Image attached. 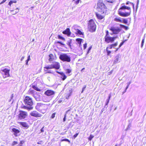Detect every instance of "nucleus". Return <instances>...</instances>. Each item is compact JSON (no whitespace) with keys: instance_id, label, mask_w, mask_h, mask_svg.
<instances>
[{"instance_id":"1","label":"nucleus","mask_w":146,"mask_h":146,"mask_svg":"<svg viewBox=\"0 0 146 146\" xmlns=\"http://www.w3.org/2000/svg\"><path fill=\"white\" fill-rule=\"evenodd\" d=\"M131 13V8L125 5L124 3L121 4V7L118 11V15L123 17H128L130 15Z\"/></svg>"},{"instance_id":"2","label":"nucleus","mask_w":146,"mask_h":146,"mask_svg":"<svg viewBox=\"0 0 146 146\" xmlns=\"http://www.w3.org/2000/svg\"><path fill=\"white\" fill-rule=\"evenodd\" d=\"M50 104H43L41 103H38L36 107V109L40 112L42 113H44L46 110L48 109Z\"/></svg>"},{"instance_id":"3","label":"nucleus","mask_w":146,"mask_h":146,"mask_svg":"<svg viewBox=\"0 0 146 146\" xmlns=\"http://www.w3.org/2000/svg\"><path fill=\"white\" fill-rule=\"evenodd\" d=\"M97 9L102 14H105L106 13L107 8L105 5L101 1H99L97 5Z\"/></svg>"},{"instance_id":"4","label":"nucleus","mask_w":146,"mask_h":146,"mask_svg":"<svg viewBox=\"0 0 146 146\" xmlns=\"http://www.w3.org/2000/svg\"><path fill=\"white\" fill-rule=\"evenodd\" d=\"M24 102L26 105V107L29 110L33 109V102L31 98L29 96H26L24 99Z\"/></svg>"},{"instance_id":"5","label":"nucleus","mask_w":146,"mask_h":146,"mask_svg":"<svg viewBox=\"0 0 146 146\" xmlns=\"http://www.w3.org/2000/svg\"><path fill=\"white\" fill-rule=\"evenodd\" d=\"M88 27L90 31L91 32H94L95 31L96 25L93 20L91 19L88 21Z\"/></svg>"},{"instance_id":"6","label":"nucleus","mask_w":146,"mask_h":146,"mask_svg":"<svg viewBox=\"0 0 146 146\" xmlns=\"http://www.w3.org/2000/svg\"><path fill=\"white\" fill-rule=\"evenodd\" d=\"M59 58L61 60L69 62L71 61V57L70 55H68L66 54H61L59 57Z\"/></svg>"},{"instance_id":"7","label":"nucleus","mask_w":146,"mask_h":146,"mask_svg":"<svg viewBox=\"0 0 146 146\" xmlns=\"http://www.w3.org/2000/svg\"><path fill=\"white\" fill-rule=\"evenodd\" d=\"M9 70L7 69L6 68L2 69L1 70L0 72L3 75L4 78H5L9 76Z\"/></svg>"},{"instance_id":"8","label":"nucleus","mask_w":146,"mask_h":146,"mask_svg":"<svg viewBox=\"0 0 146 146\" xmlns=\"http://www.w3.org/2000/svg\"><path fill=\"white\" fill-rule=\"evenodd\" d=\"M115 37H111L110 36H105V41L107 43H112L115 39Z\"/></svg>"},{"instance_id":"9","label":"nucleus","mask_w":146,"mask_h":146,"mask_svg":"<svg viewBox=\"0 0 146 146\" xmlns=\"http://www.w3.org/2000/svg\"><path fill=\"white\" fill-rule=\"evenodd\" d=\"M27 116V113L24 111H20L18 115V117L21 119L25 118Z\"/></svg>"},{"instance_id":"10","label":"nucleus","mask_w":146,"mask_h":146,"mask_svg":"<svg viewBox=\"0 0 146 146\" xmlns=\"http://www.w3.org/2000/svg\"><path fill=\"white\" fill-rule=\"evenodd\" d=\"M54 92L53 91L49 90H47L44 93L45 95L51 97L52 98L54 96Z\"/></svg>"},{"instance_id":"11","label":"nucleus","mask_w":146,"mask_h":146,"mask_svg":"<svg viewBox=\"0 0 146 146\" xmlns=\"http://www.w3.org/2000/svg\"><path fill=\"white\" fill-rule=\"evenodd\" d=\"M113 33L115 34L118 33L121 31V29L118 27H111L110 29Z\"/></svg>"},{"instance_id":"12","label":"nucleus","mask_w":146,"mask_h":146,"mask_svg":"<svg viewBox=\"0 0 146 146\" xmlns=\"http://www.w3.org/2000/svg\"><path fill=\"white\" fill-rule=\"evenodd\" d=\"M121 60V55L119 54H118L114 58L113 64H115L119 62Z\"/></svg>"},{"instance_id":"13","label":"nucleus","mask_w":146,"mask_h":146,"mask_svg":"<svg viewBox=\"0 0 146 146\" xmlns=\"http://www.w3.org/2000/svg\"><path fill=\"white\" fill-rule=\"evenodd\" d=\"M51 97H50L47 95L43 96L42 98V101L45 102H49L52 99Z\"/></svg>"},{"instance_id":"14","label":"nucleus","mask_w":146,"mask_h":146,"mask_svg":"<svg viewBox=\"0 0 146 146\" xmlns=\"http://www.w3.org/2000/svg\"><path fill=\"white\" fill-rule=\"evenodd\" d=\"M30 115L32 116L36 117H41L42 116V115L41 114L39 113L36 111H32Z\"/></svg>"},{"instance_id":"15","label":"nucleus","mask_w":146,"mask_h":146,"mask_svg":"<svg viewBox=\"0 0 146 146\" xmlns=\"http://www.w3.org/2000/svg\"><path fill=\"white\" fill-rule=\"evenodd\" d=\"M73 31L77 35H83V33L80 30L78 29H74V27L72 29Z\"/></svg>"},{"instance_id":"16","label":"nucleus","mask_w":146,"mask_h":146,"mask_svg":"<svg viewBox=\"0 0 146 146\" xmlns=\"http://www.w3.org/2000/svg\"><path fill=\"white\" fill-rule=\"evenodd\" d=\"M52 64L53 68L58 69L60 68V65L59 63L56 62Z\"/></svg>"},{"instance_id":"17","label":"nucleus","mask_w":146,"mask_h":146,"mask_svg":"<svg viewBox=\"0 0 146 146\" xmlns=\"http://www.w3.org/2000/svg\"><path fill=\"white\" fill-rule=\"evenodd\" d=\"M62 33L64 34L67 35L68 36L70 35L71 32L69 28H67L66 30L64 31Z\"/></svg>"},{"instance_id":"18","label":"nucleus","mask_w":146,"mask_h":146,"mask_svg":"<svg viewBox=\"0 0 146 146\" xmlns=\"http://www.w3.org/2000/svg\"><path fill=\"white\" fill-rule=\"evenodd\" d=\"M96 15L97 18L100 20L103 19L104 17V15H101V14L97 13H96Z\"/></svg>"},{"instance_id":"19","label":"nucleus","mask_w":146,"mask_h":146,"mask_svg":"<svg viewBox=\"0 0 146 146\" xmlns=\"http://www.w3.org/2000/svg\"><path fill=\"white\" fill-rule=\"evenodd\" d=\"M20 124L23 127L25 128H27L29 127V125H28L27 123L26 122H20Z\"/></svg>"},{"instance_id":"20","label":"nucleus","mask_w":146,"mask_h":146,"mask_svg":"<svg viewBox=\"0 0 146 146\" xmlns=\"http://www.w3.org/2000/svg\"><path fill=\"white\" fill-rule=\"evenodd\" d=\"M12 131L14 133V134L15 136H17V134L20 132V131L15 128H13L12 129Z\"/></svg>"},{"instance_id":"21","label":"nucleus","mask_w":146,"mask_h":146,"mask_svg":"<svg viewBox=\"0 0 146 146\" xmlns=\"http://www.w3.org/2000/svg\"><path fill=\"white\" fill-rule=\"evenodd\" d=\"M114 21L116 22L120 23H122V20H121V18L118 17L115 18L114 19Z\"/></svg>"},{"instance_id":"22","label":"nucleus","mask_w":146,"mask_h":146,"mask_svg":"<svg viewBox=\"0 0 146 146\" xmlns=\"http://www.w3.org/2000/svg\"><path fill=\"white\" fill-rule=\"evenodd\" d=\"M19 11V9L17 8L14 10H11V11L12 12V14L13 15H15L18 13Z\"/></svg>"},{"instance_id":"23","label":"nucleus","mask_w":146,"mask_h":146,"mask_svg":"<svg viewBox=\"0 0 146 146\" xmlns=\"http://www.w3.org/2000/svg\"><path fill=\"white\" fill-rule=\"evenodd\" d=\"M83 40L81 38H78L76 39V41L78 43L80 44V46L82 42V41Z\"/></svg>"},{"instance_id":"24","label":"nucleus","mask_w":146,"mask_h":146,"mask_svg":"<svg viewBox=\"0 0 146 146\" xmlns=\"http://www.w3.org/2000/svg\"><path fill=\"white\" fill-rule=\"evenodd\" d=\"M34 96L37 101H39L40 100L39 95L35 94L34 95Z\"/></svg>"},{"instance_id":"25","label":"nucleus","mask_w":146,"mask_h":146,"mask_svg":"<svg viewBox=\"0 0 146 146\" xmlns=\"http://www.w3.org/2000/svg\"><path fill=\"white\" fill-rule=\"evenodd\" d=\"M44 68L47 69H50L53 68L52 64L48 65L44 67Z\"/></svg>"},{"instance_id":"26","label":"nucleus","mask_w":146,"mask_h":146,"mask_svg":"<svg viewBox=\"0 0 146 146\" xmlns=\"http://www.w3.org/2000/svg\"><path fill=\"white\" fill-rule=\"evenodd\" d=\"M61 75V78H62V79L63 80H65L66 78V76L63 73H62V74Z\"/></svg>"},{"instance_id":"27","label":"nucleus","mask_w":146,"mask_h":146,"mask_svg":"<svg viewBox=\"0 0 146 146\" xmlns=\"http://www.w3.org/2000/svg\"><path fill=\"white\" fill-rule=\"evenodd\" d=\"M70 110H68L66 112V113L64 115V117L63 119V122H64L65 121H66V115L67 113H68V112H69V111H70Z\"/></svg>"},{"instance_id":"28","label":"nucleus","mask_w":146,"mask_h":146,"mask_svg":"<svg viewBox=\"0 0 146 146\" xmlns=\"http://www.w3.org/2000/svg\"><path fill=\"white\" fill-rule=\"evenodd\" d=\"M32 88L35 90H36L37 91H40V90L38 88L37 86H36L35 85H33L32 86Z\"/></svg>"},{"instance_id":"29","label":"nucleus","mask_w":146,"mask_h":146,"mask_svg":"<svg viewBox=\"0 0 146 146\" xmlns=\"http://www.w3.org/2000/svg\"><path fill=\"white\" fill-rule=\"evenodd\" d=\"M119 25L121 27L125 29L126 30H127L128 29V28L127 27L125 26L124 25L121 24H120Z\"/></svg>"},{"instance_id":"30","label":"nucleus","mask_w":146,"mask_h":146,"mask_svg":"<svg viewBox=\"0 0 146 146\" xmlns=\"http://www.w3.org/2000/svg\"><path fill=\"white\" fill-rule=\"evenodd\" d=\"M58 37L59 39L62 40L64 41L65 40V38L62 36H61L60 35H58Z\"/></svg>"},{"instance_id":"31","label":"nucleus","mask_w":146,"mask_h":146,"mask_svg":"<svg viewBox=\"0 0 146 146\" xmlns=\"http://www.w3.org/2000/svg\"><path fill=\"white\" fill-rule=\"evenodd\" d=\"M49 60L50 61H52V60L53 59V55L52 54H50L49 55Z\"/></svg>"},{"instance_id":"32","label":"nucleus","mask_w":146,"mask_h":146,"mask_svg":"<svg viewBox=\"0 0 146 146\" xmlns=\"http://www.w3.org/2000/svg\"><path fill=\"white\" fill-rule=\"evenodd\" d=\"M71 40H69L68 41L67 44L68 45L69 47L71 48H71Z\"/></svg>"},{"instance_id":"33","label":"nucleus","mask_w":146,"mask_h":146,"mask_svg":"<svg viewBox=\"0 0 146 146\" xmlns=\"http://www.w3.org/2000/svg\"><path fill=\"white\" fill-rule=\"evenodd\" d=\"M106 1L108 2L111 3H113L116 0H105Z\"/></svg>"},{"instance_id":"34","label":"nucleus","mask_w":146,"mask_h":146,"mask_svg":"<svg viewBox=\"0 0 146 146\" xmlns=\"http://www.w3.org/2000/svg\"><path fill=\"white\" fill-rule=\"evenodd\" d=\"M17 2V1H10L9 3V5L10 6H11V5L13 3H16Z\"/></svg>"},{"instance_id":"35","label":"nucleus","mask_w":146,"mask_h":146,"mask_svg":"<svg viewBox=\"0 0 146 146\" xmlns=\"http://www.w3.org/2000/svg\"><path fill=\"white\" fill-rule=\"evenodd\" d=\"M72 1H75V3L76 5L78 4L80 2V3L82 2L80 0H77L76 1H75V0H73Z\"/></svg>"},{"instance_id":"36","label":"nucleus","mask_w":146,"mask_h":146,"mask_svg":"<svg viewBox=\"0 0 146 146\" xmlns=\"http://www.w3.org/2000/svg\"><path fill=\"white\" fill-rule=\"evenodd\" d=\"M66 71V73L69 74L71 72L72 70L70 69H67Z\"/></svg>"},{"instance_id":"37","label":"nucleus","mask_w":146,"mask_h":146,"mask_svg":"<svg viewBox=\"0 0 146 146\" xmlns=\"http://www.w3.org/2000/svg\"><path fill=\"white\" fill-rule=\"evenodd\" d=\"M144 40H145V38H144L142 40V41H141V48H142L143 47V46L144 45Z\"/></svg>"},{"instance_id":"38","label":"nucleus","mask_w":146,"mask_h":146,"mask_svg":"<svg viewBox=\"0 0 146 146\" xmlns=\"http://www.w3.org/2000/svg\"><path fill=\"white\" fill-rule=\"evenodd\" d=\"M128 21L127 19H123V21H122V22H123L125 24H127L128 23Z\"/></svg>"},{"instance_id":"39","label":"nucleus","mask_w":146,"mask_h":146,"mask_svg":"<svg viewBox=\"0 0 146 146\" xmlns=\"http://www.w3.org/2000/svg\"><path fill=\"white\" fill-rule=\"evenodd\" d=\"M94 137V136L92 135L91 134L89 137L88 138V140L90 141H91L92 139Z\"/></svg>"},{"instance_id":"40","label":"nucleus","mask_w":146,"mask_h":146,"mask_svg":"<svg viewBox=\"0 0 146 146\" xmlns=\"http://www.w3.org/2000/svg\"><path fill=\"white\" fill-rule=\"evenodd\" d=\"M131 83V81H130L129 82H128L127 83V86L126 87V90H127V88H128L129 86V85Z\"/></svg>"},{"instance_id":"41","label":"nucleus","mask_w":146,"mask_h":146,"mask_svg":"<svg viewBox=\"0 0 146 146\" xmlns=\"http://www.w3.org/2000/svg\"><path fill=\"white\" fill-rule=\"evenodd\" d=\"M131 124L130 123H129L128 124V125L127 126V127L126 128V130H128L131 127Z\"/></svg>"},{"instance_id":"42","label":"nucleus","mask_w":146,"mask_h":146,"mask_svg":"<svg viewBox=\"0 0 146 146\" xmlns=\"http://www.w3.org/2000/svg\"><path fill=\"white\" fill-rule=\"evenodd\" d=\"M62 141H66L68 142L69 143H70V141L67 139H64L62 140Z\"/></svg>"},{"instance_id":"43","label":"nucleus","mask_w":146,"mask_h":146,"mask_svg":"<svg viewBox=\"0 0 146 146\" xmlns=\"http://www.w3.org/2000/svg\"><path fill=\"white\" fill-rule=\"evenodd\" d=\"M47 72L48 73L54 74V72L52 70H49V69L48 70V71Z\"/></svg>"},{"instance_id":"44","label":"nucleus","mask_w":146,"mask_h":146,"mask_svg":"<svg viewBox=\"0 0 146 146\" xmlns=\"http://www.w3.org/2000/svg\"><path fill=\"white\" fill-rule=\"evenodd\" d=\"M113 46L112 44L110 45L109 46L107 47L106 49L108 50V49H111L112 48Z\"/></svg>"},{"instance_id":"45","label":"nucleus","mask_w":146,"mask_h":146,"mask_svg":"<svg viewBox=\"0 0 146 146\" xmlns=\"http://www.w3.org/2000/svg\"><path fill=\"white\" fill-rule=\"evenodd\" d=\"M24 143V141H21L20 143L17 145V146H22V144Z\"/></svg>"},{"instance_id":"46","label":"nucleus","mask_w":146,"mask_h":146,"mask_svg":"<svg viewBox=\"0 0 146 146\" xmlns=\"http://www.w3.org/2000/svg\"><path fill=\"white\" fill-rule=\"evenodd\" d=\"M106 51L107 53V55L109 56L110 55V54L111 53V51L110 50H108L107 49H106Z\"/></svg>"},{"instance_id":"47","label":"nucleus","mask_w":146,"mask_h":146,"mask_svg":"<svg viewBox=\"0 0 146 146\" xmlns=\"http://www.w3.org/2000/svg\"><path fill=\"white\" fill-rule=\"evenodd\" d=\"M86 87V85H85L84 86V87L82 88V91L81 92L82 93L85 90Z\"/></svg>"},{"instance_id":"48","label":"nucleus","mask_w":146,"mask_h":146,"mask_svg":"<svg viewBox=\"0 0 146 146\" xmlns=\"http://www.w3.org/2000/svg\"><path fill=\"white\" fill-rule=\"evenodd\" d=\"M37 143L38 144H42L43 143V142L42 141H38Z\"/></svg>"},{"instance_id":"49","label":"nucleus","mask_w":146,"mask_h":146,"mask_svg":"<svg viewBox=\"0 0 146 146\" xmlns=\"http://www.w3.org/2000/svg\"><path fill=\"white\" fill-rule=\"evenodd\" d=\"M55 114H56V113H52L51 116V118L52 119L54 118L55 116Z\"/></svg>"},{"instance_id":"50","label":"nucleus","mask_w":146,"mask_h":146,"mask_svg":"<svg viewBox=\"0 0 146 146\" xmlns=\"http://www.w3.org/2000/svg\"><path fill=\"white\" fill-rule=\"evenodd\" d=\"M57 43L60 44L61 45H64V44L62 43L61 42V41H57L56 42Z\"/></svg>"},{"instance_id":"51","label":"nucleus","mask_w":146,"mask_h":146,"mask_svg":"<svg viewBox=\"0 0 146 146\" xmlns=\"http://www.w3.org/2000/svg\"><path fill=\"white\" fill-rule=\"evenodd\" d=\"M112 44L113 47L116 46L117 45V42H116L115 43L113 44Z\"/></svg>"},{"instance_id":"52","label":"nucleus","mask_w":146,"mask_h":146,"mask_svg":"<svg viewBox=\"0 0 146 146\" xmlns=\"http://www.w3.org/2000/svg\"><path fill=\"white\" fill-rule=\"evenodd\" d=\"M125 41H123L122 42H121L120 44L119 45V47H120L124 43V42Z\"/></svg>"},{"instance_id":"53","label":"nucleus","mask_w":146,"mask_h":146,"mask_svg":"<svg viewBox=\"0 0 146 146\" xmlns=\"http://www.w3.org/2000/svg\"><path fill=\"white\" fill-rule=\"evenodd\" d=\"M18 143L17 142L15 141H14L12 143V145L13 146L14 145H15L17 144Z\"/></svg>"},{"instance_id":"54","label":"nucleus","mask_w":146,"mask_h":146,"mask_svg":"<svg viewBox=\"0 0 146 146\" xmlns=\"http://www.w3.org/2000/svg\"><path fill=\"white\" fill-rule=\"evenodd\" d=\"M48 69H47L45 68H44V70L45 72V73H48V72H47L48 71Z\"/></svg>"},{"instance_id":"55","label":"nucleus","mask_w":146,"mask_h":146,"mask_svg":"<svg viewBox=\"0 0 146 146\" xmlns=\"http://www.w3.org/2000/svg\"><path fill=\"white\" fill-rule=\"evenodd\" d=\"M109 100H107L106 101V105H105V106H107L108 104L109 103Z\"/></svg>"},{"instance_id":"56","label":"nucleus","mask_w":146,"mask_h":146,"mask_svg":"<svg viewBox=\"0 0 146 146\" xmlns=\"http://www.w3.org/2000/svg\"><path fill=\"white\" fill-rule=\"evenodd\" d=\"M83 46L84 49H85L87 47V44L86 43H85V44H84Z\"/></svg>"},{"instance_id":"57","label":"nucleus","mask_w":146,"mask_h":146,"mask_svg":"<svg viewBox=\"0 0 146 146\" xmlns=\"http://www.w3.org/2000/svg\"><path fill=\"white\" fill-rule=\"evenodd\" d=\"M7 0H3L1 3H0V5L4 3Z\"/></svg>"},{"instance_id":"58","label":"nucleus","mask_w":146,"mask_h":146,"mask_svg":"<svg viewBox=\"0 0 146 146\" xmlns=\"http://www.w3.org/2000/svg\"><path fill=\"white\" fill-rule=\"evenodd\" d=\"M78 133H76L74 135V138L76 137L78 135Z\"/></svg>"},{"instance_id":"59","label":"nucleus","mask_w":146,"mask_h":146,"mask_svg":"<svg viewBox=\"0 0 146 146\" xmlns=\"http://www.w3.org/2000/svg\"><path fill=\"white\" fill-rule=\"evenodd\" d=\"M109 32L108 31H107L106 32V34L105 36H109Z\"/></svg>"},{"instance_id":"60","label":"nucleus","mask_w":146,"mask_h":146,"mask_svg":"<svg viewBox=\"0 0 146 146\" xmlns=\"http://www.w3.org/2000/svg\"><path fill=\"white\" fill-rule=\"evenodd\" d=\"M28 61H29L30 60V56L29 55L28 56L27 59V60Z\"/></svg>"},{"instance_id":"61","label":"nucleus","mask_w":146,"mask_h":146,"mask_svg":"<svg viewBox=\"0 0 146 146\" xmlns=\"http://www.w3.org/2000/svg\"><path fill=\"white\" fill-rule=\"evenodd\" d=\"M56 72L58 73V74H60V75H61L62 74V73H63V72H59L58 71H56Z\"/></svg>"},{"instance_id":"62","label":"nucleus","mask_w":146,"mask_h":146,"mask_svg":"<svg viewBox=\"0 0 146 146\" xmlns=\"http://www.w3.org/2000/svg\"><path fill=\"white\" fill-rule=\"evenodd\" d=\"M111 98V94H110L108 96V100H109V101L110 98Z\"/></svg>"},{"instance_id":"63","label":"nucleus","mask_w":146,"mask_h":146,"mask_svg":"<svg viewBox=\"0 0 146 146\" xmlns=\"http://www.w3.org/2000/svg\"><path fill=\"white\" fill-rule=\"evenodd\" d=\"M40 131L42 132L44 131L43 127H42V128L41 129Z\"/></svg>"},{"instance_id":"64","label":"nucleus","mask_w":146,"mask_h":146,"mask_svg":"<svg viewBox=\"0 0 146 146\" xmlns=\"http://www.w3.org/2000/svg\"><path fill=\"white\" fill-rule=\"evenodd\" d=\"M28 61H28V60H27L26 61V65H27L28 64Z\"/></svg>"}]
</instances>
